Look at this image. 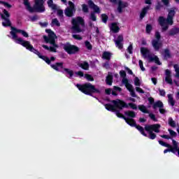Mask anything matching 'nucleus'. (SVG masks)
Here are the masks:
<instances>
[{"label": "nucleus", "mask_w": 179, "mask_h": 179, "mask_svg": "<svg viewBox=\"0 0 179 179\" xmlns=\"http://www.w3.org/2000/svg\"><path fill=\"white\" fill-rule=\"evenodd\" d=\"M119 118H122L128 125H130V127H134V128L139 131L141 135L146 138H149V139H152V141L153 139H156V134H159V132H160V127L162 126L159 124H146L143 128V127L136 124V122L133 118H128L122 114L119 116ZM154 132H156V134Z\"/></svg>", "instance_id": "1"}, {"label": "nucleus", "mask_w": 179, "mask_h": 179, "mask_svg": "<svg viewBox=\"0 0 179 179\" xmlns=\"http://www.w3.org/2000/svg\"><path fill=\"white\" fill-rule=\"evenodd\" d=\"M1 19L4 20V22H2V26H3V27H10L11 31H10V34L12 36L13 40H15L17 44H20L19 43V39L23 40L22 38H17V33H20L23 37H26L27 38L29 37V34H27L26 31L12 27V22H10V13H9L6 9H3V13H1Z\"/></svg>", "instance_id": "2"}, {"label": "nucleus", "mask_w": 179, "mask_h": 179, "mask_svg": "<svg viewBox=\"0 0 179 179\" xmlns=\"http://www.w3.org/2000/svg\"><path fill=\"white\" fill-rule=\"evenodd\" d=\"M111 103H113V105H111V103L105 104V108H106L108 111L115 113V115L118 118H120L122 114L120 110H123V108H128V104L122 100H113L111 101Z\"/></svg>", "instance_id": "3"}, {"label": "nucleus", "mask_w": 179, "mask_h": 179, "mask_svg": "<svg viewBox=\"0 0 179 179\" xmlns=\"http://www.w3.org/2000/svg\"><path fill=\"white\" fill-rule=\"evenodd\" d=\"M76 87L87 96H93V94H101V90L99 88H96V86L90 83H85L84 84H76Z\"/></svg>", "instance_id": "4"}, {"label": "nucleus", "mask_w": 179, "mask_h": 179, "mask_svg": "<svg viewBox=\"0 0 179 179\" xmlns=\"http://www.w3.org/2000/svg\"><path fill=\"white\" fill-rule=\"evenodd\" d=\"M174 16H176V10L174 9H171L169 11L167 18H164L163 16H159L158 18V23L162 27V31H167L169 30V24L173 26L174 21Z\"/></svg>", "instance_id": "5"}, {"label": "nucleus", "mask_w": 179, "mask_h": 179, "mask_svg": "<svg viewBox=\"0 0 179 179\" xmlns=\"http://www.w3.org/2000/svg\"><path fill=\"white\" fill-rule=\"evenodd\" d=\"M23 1L24 6L27 8V10H29L30 13H34V12L43 13V12H45V7H44V0H35L34 7H31L29 0Z\"/></svg>", "instance_id": "6"}, {"label": "nucleus", "mask_w": 179, "mask_h": 179, "mask_svg": "<svg viewBox=\"0 0 179 179\" xmlns=\"http://www.w3.org/2000/svg\"><path fill=\"white\" fill-rule=\"evenodd\" d=\"M20 45H22V47H24L28 50V51H30L31 52H34V54H36L41 59H43V61H45V62L50 63V60H48V57L42 55L41 53L37 50L35 49L33 45L30 44V41H24L18 39Z\"/></svg>", "instance_id": "7"}, {"label": "nucleus", "mask_w": 179, "mask_h": 179, "mask_svg": "<svg viewBox=\"0 0 179 179\" xmlns=\"http://www.w3.org/2000/svg\"><path fill=\"white\" fill-rule=\"evenodd\" d=\"M51 68L57 72H62V73H67L69 75V78L71 79L73 77V70L69 69L64 68V62H56L54 64H50Z\"/></svg>", "instance_id": "8"}, {"label": "nucleus", "mask_w": 179, "mask_h": 179, "mask_svg": "<svg viewBox=\"0 0 179 179\" xmlns=\"http://www.w3.org/2000/svg\"><path fill=\"white\" fill-rule=\"evenodd\" d=\"M72 27L73 33H82V29H80V26L82 27H85V20L82 18V17H77L76 19H72Z\"/></svg>", "instance_id": "9"}, {"label": "nucleus", "mask_w": 179, "mask_h": 179, "mask_svg": "<svg viewBox=\"0 0 179 179\" xmlns=\"http://www.w3.org/2000/svg\"><path fill=\"white\" fill-rule=\"evenodd\" d=\"M45 32L48 34V36L44 35L43 40L46 44H50L53 47L58 48V45L55 43V33L51 29H45Z\"/></svg>", "instance_id": "10"}, {"label": "nucleus", "mask_w": 179, "mask_h": 179, "mask_svg": "<svg viewBox=\"0 0 179 179\" xmlns=\"http://www.w3.org/2000/svg\"><path fill=\"white\" fill-rule=\"evenodd\" d=\"M141 52L145 58H148L149 62H155L157 65H162V62H160L159 57L157 56H155L154 57H152V55H150V52L148 48H141Z\"/></svg>", "instance_id": "11"}, {"label": "nucleus", "mask_w": 179, "mask_h": 179, "mask_svg": "<svg viewBox=\"0 0 179 179\" xmlns=\"http://www.w3.org/2000/svg\"><path fill=\"white\" fill-rule=\"evenodd\" d=\"M64 50L66 51V52H67V54H69L70 55L76 54V52H79V51H80L79 47L74 45H71L69 43H67L64 45Z\"/></svg>", "instance_id": "12"}, {"label": "nucleus", "mask_w": 179, "mask_h": 179, "mask_svg": "<svg viewBox=\"0 0 179 179\" xmlns=\"http://www.w3.org/2000/svg\"><path fill=\"white\" fill-rule=\"evenodd\" d=\"M111 3H115V5L117 4V10L118 13H122V10L124 8H128L129 4L127 1H122V0H109Z\"/></svg>", "instance_id": "13"}, {"label": "nucleus", "mask_w": 179, "mask_h": 179, "mask_svg": "<svg viewBox=\"0 0 179 179\" xmlns=\"http://www.w3.org/2000/svg\"><path fill=\"white\" fill-rule=\"evenodd\" d=\"M69 6L66 8L64 10V15L67 17H73L74 16L75 13H76V8H75V3L73 2L69 1Z\"/></svg>", "instance_id": "14"}, {"label": "nucleus", "mask_w": 179, "mask_h": 179, "mask_svg": "<svg viewBox=\"0 0 179 179\" xmlns=\"http://www.w3.org/2000/svg\"><path fill=\"white\" fill-rule=\"evenodd\" d=\"M122 41H124V36L122 35H119L117 38L115 40V44L119 50H122L124 48V44H122Z\"/></svg>", "instance_id": "15"}, {"label": "nucleus", "mask_w": 179, "mask_h": 179, "mask_svg": "<svg viewBox=\"0 0 179 179\" xmlns=\"http://www.w3.org/2000/svg\"><path fill=\"white\" fill-rule=\"evenodd\" d=\"M87 3L90 8L91 9H93L94 13H100V8L99 7V6L96 5L94 2H93V1L89 0Z\"/></svg>", "instance_id": "16"}, {"label": "nucleus", "mask_w": 179, "mask_h": 179, "mask_svg": "<svg viewBox=\"0 0 179 179\" xmlns=\"http://www.w3.org/2000/svg\"><path fill=\"white\" fill-rule=\"evenodd\" d=\"M165 81L169 83V85H173V79L171 78V71L169 69L165 71Z\"/></svg>", "instance_id": "17"}, {"label": "nucleus", "mask_w": 179, "mask_h": 179, "mask_svg": "<svg viewBox=\"0 0 179 179\" xmlns=\"http://www.w3.org/2000/svg\"><path fill=\"white\" fill-rule=\"evenodd\" d=\"M152 45L155 51H159L160 48H162V43L159 42V41H156V39H154L152 41Z\"/></svg>", "instance_id": "18"}, {"label": "nucleus", "mask_w": 179, "mask_h": 179, "mask_svg": "<svg viewBox=\"0 0 179 179\" xmlns=\"http://www.w3.org/2000/svg\"><path fill=\"white\" fill-rule=\"evenodd\" d=\"M153 110H157V108H164V104H163V102L162 101H157L153 105H152Z\"/></svg>", "instance_id": "19"}, {"label": "nucleus", "mask_w": 179, "mask_h": 179, "mask_svg": "<svg viewBox=\"0 0 179 179\" xmlns=\"http://www.w3.org/2000/svg\"><path fill=\"white\" fill-rule=\"evenodd\" d=\"M172 143H173V147L171 145V147H169V148H171L172 150H173V152H175L176 154H177V152H178V156L179 157L178 143H177V141H176V140L173 139L172 140Z\"/></svg>", "instance_id": "20"}, {"label": "nucleus", "mask_w": 179, "mask_h": 179, "mask_svg": "<svg viewBox=\"0 0 179 179\" xmlns=\"http://www.w3.org/2000/svg\"><path fill=\"white\" fill-rule=\"evenodd\" d=\"M47 4L48 8H50L52 10H58V7L57 4L54 3V0H48Z\"/></svg>", "instance_id": "21"}, {"label": "nucleus", "mask_w": 179, "mask_h": 179, "mask_svg": "<svg viewBox=\"0 0 179 179\" xmlns=\"http://www.w3.org/2000/svg\"><path fill=\"white\" fill-rule=\"evenodd\" d=\"M150 9V6H147L144 7L141 13H140V19H143L146 16V14L148 13V10Z\"/></svg>", "instance_id": "22"}, {"label": "nucleus", "mask_w": 179, "mask_h": 179, "mask_svg": "<svg viewBox=\"0 0 179 179\" xmlns=\"http://www.w3.org/2000/svg\"><path fill=\"white\" fill-rule=\"evenodd\" d=\"M113 79H114L113 76V73H108V76H106V85L111 86L113 85Z\"/></svg>", "instance_id": "23"}, {"label": "nucleus", "mask_w": 179, "mask_h": 179, "mask_svg": "<svg viewBox=\"0 0 179 179\" xmlns=\"http://www.w3.org/2000/svg\"><path fill=\"white\" fill-rule=\"evenodd\" d=\"M110 30L113 33H118L120 31V27H118V24H117V22H113L111 24Z\"/></svg>", "instance_id": "24"}, {"label": "nucleus", "mask_w": 179, "mask_h": 179, "mask_svg": "<svg viewBox=\"0 0 179 179\" xmlns=\"http://www.w3.org/2000/svg\"><path fill=\"white\" fill-rule=\"evenodd\" d=\"M179 33V28L178 27H173L170 29L169 31V36H171V37L176 36V34H178Z\"/></svg>", "instance_id": "25"}, {"label": "nucleus", "mask_w": 179, "mask_h": 179, "mask_svg": "<svg viewBox=\"0 0 179 179\" xmlns=\"http://www.w3.org/2000/svg\"><path fill=\"white\" fill-rule=\"evenodd\" d=\"M171 58V52H170V49L166 48L164 50V59L167 61V59Z\"/></svg>", "instance_id": "26"}, {"label": "nucleus", "mask_w": 179, "mask_h": 179, "mask_svg": "<svg viewBox=\"0 0 179 179\" xmlns=\"http://www.w3.org/2000/svg\"><path fill=\"white\" fill-rule=\"evenodd\" d=\"M124 115L134 119L136 117V113H135V111L134 110H127L124 112Z\"/></svg>", "instance_id": "27"}, {"label": "nucleus", "mask_w": 179, "mask_h": 179, "mask_svg": "<svg viewBox=\"0 0 179 179\" xmlns=\"http://www.w3.org/2000/svg\"><path fill=\"white\" fill-rule=\"evenodd\" d=\"M78 66L84 71H89V63L87 62L78 64Z\"/></svg>", "instance_id": "28"}, {"label": "nucleus", "mask_w": 179, "mask_h": 179, "mask_svg": "<svg viewBox=\"0 0 179 179\" xmlns=\"http://www.w3.org/2000/svg\"><path fill=\"white\" fill-rule=\"evenodd\" d=\"M138 110L141 111V113H143L144 114H150V113L145 105L138 106Z\"/></svg>", "instance_id": "29"}, {"label": "nucleus", "mask_w": 179, "mask_h": 179, "mask_svg": "<svg viewBox=\"0 0 179 179\" xmlns=\"http://www.w3.org/2000/svg\"><path fill=\"white\" fill-rule=\"evenodd\" d=\"M43 48L47 50L48 51H50V52H57V48L55 47H48L47 45H42Z\"/></svg>", "instance_id": "30"}, {"label": "nucleus", "mask_w": 179, "mask_h": 179, "mask_svg": "<svg viewBox=\"0 0 179 179\" xmlns=\"http://www.w3.org/2000/svg\"><path fill=\"white\" fill-rule=\"evenodd\" d=\"M102 58L107 61H110V59H111V53L110 52H103Z\"/></svg>", "instance_id": "31"}, {"label": "nucleus", "mask_w": 179, "mask_h": 179, "mask_svg": "<svg viewBox=\"0 0 179 179\" xmlns=\"http://www.w3.org/2000/svg\"><path fill=\"white\" fill-rule=\"evenodd\" d=\"M168 99H169V103L171 104L172 107H174L176 104V101H174V98L173 97V94H168Z\"/></svg>", "instance_id": "32"}, {"label": "nucleus", "mask_w": 179, "mask_h": 179, "mask_svg": "<svg viewBox=\"0 0 179 179\" xmlns=\"http://www.w3.org/2000/svg\"><path fill=\"white\" fill-rule=\"evenodd\" d=\"M168 124L170 127L172 128H176L177 127V124H176V121L173 120V117H169L168 120Z\"/></svg>", "instance_id": "33"}, {"label": "nucleus", "mask_w": 179, "mask_h": 179, "mask_svg": "<svg viewBox=\"0 0 179 179\" xmlns=\"http://www.w3.org/2000/svg\"><path fill=\"white\" fill-rule=\"evenodd\" d=\"M85 78L88 82H94V78H93V76L90 74L85 73Z\"/></svg>", "instance_id": "34"}, {"label": "nucleus", "mask_w": 179, "mask_h": 179, "mask_svg": "<svg viewBox=\"0 0 179 179\" xmlns=\"http://www.w3.org/2000/svg\"><path fill=\"white\" fill-rule=\"evenodd\" d=\"M101 19L103 23H107V20H108V15L106 13H103L101 15Z\"/></svg>", "instance_id": "35"}, {"label": "nucleus", "mask_w": 179, "mask_h": 179, "mask_svg": "<svg viewBox=\"0 0 179 179\" xmlns=\"http://www.w3.org/2000/svg\"><path fill=\"white\" fill-rule=\"evenodd\" d=\"M85 47H86L87 50H88L90 51H92L93 50V45H92V43H90L89 42V41H86L85 42Z\"/></svg>", "instance_id": "36"}, {"label": "nucleus", "mask_w": 179, "mask_h": 179, "mask_svg": "<svg viewBox=\"0 0 179 179\" xmlns=\"http://www.w3.org/2000/svg\"><path fill=\"white\" fill-rule=\"evenodd\" d=\"M52 24L53 26H57V27H59V26H61V23H59V21H58V19L57 18L52 20Z\"/></svg>", "instance_id": "37"}, {"label": "nucleus", "mask_w": 179, "mask_h": 179, "mask_svg": "<svg viewBox=\"0 0 179 179\" xmlns=\"http://www.w3.org/2000/svg\"><path fill=\"white\" fill-rule=\"evenodd\" d=\"M153 29V27H152V24H148L145 27V31L148 34H150L152 30Z\"/></svg>", "instance_id": "38"}, {"label": "nucleus", "mask_w": 179, "mask_h": 179, "mask_svg": "<svg viewBox=\"0 0 179 179\" xmlns=\"http://www.w3.org/2000/svg\"><path fill=\"white\" fill-rule=\"evenodd\" d=\"M82 10L84 13H89V6H87V4H82Z\"/></svg>", "instance_id": "39"}, {"label": "nucleus", "mask_w": 179, "mask_h": 179, "mask_svg": "<svg viewBox=\"0 0 179 179\" xmlns=\"http://www.w3.org/2000/svg\"><path fill=\"white\" fill-rule=\"evenodd\" d=\"M0 4L3 5V6H5V8H8V9H10V8H12V5L3 1H0Z\"/></svg>", "instance_id": "40"}, {"label": "nucleus", "mask_w": 179, "mask_h": 179, "mask_svg": "<svg viewBox=\"0 0 179 179\" xmlns=\"http://www.w3.org/2000/svg\"><path fill=\"white\" fill-rule=\"evenodd\" d=\"M159 145L162 146H164V148H171V145L167 143H165L164 141L159 140Z\"/></svg>", "instance_id": "41"}, {"label": "nucleus", "mask_w": 179, "mask_h": 179, "mask_svg": "<svg viewBox=\"0 0 179 179\" xmlns=\"http://www.w3.org/2000/svg\"><path fill=\"white\" fill-rule=\"evenodd\" d=\"M173 68L175 69V72H176V78H179V66L178 64H174Z\"/></svg>", "instance_id": "42"}, {"label": "nucleus", "mask_w": 179, "mask_h": 179, "mask_svg": "<svg viewBox=\"0 0 179 179\" xmlns=\"http://www.w3.org/2000/svg\"><path fill=\"white\" fill-rule=\"evenodd\" d=\"M148 117H150V120L155 121V122H157V118H156V115L153 113H149Z\"/></svg>", "instance_id": "43"}, {"label": "nucleus", "mask_w": 179, "mask_h": 179, "mask_svg": "<svg viewBox=\"0 0 179 179\" xmlns=\"http://www.w3.org/2000/svg\"><path fill=\"white\" fill-rule=\"evenodd\" d=\"M129 107L131 108L132 110H138V106L136 103H129L128 105Z\"/></svg>", "instance_id": "44"}, {"label": "nucleus", "mask_w": 179, "mask_h": 179, "mask_svg": "<svg viewBox=\"0 0 179 179\" xmlns=\"http://www.w3.org/2000/svg\"><path fill=\"white\" fill-rule=\"evenodd\" d=\"M138 65H139L141 71H143V72H145V71H146V69H145V67H143V62L142 60L138 61Z\"/></svg>", "instance_id": "45"}, {"label": "nucleus", "mask_w": 179, "mask_h": 179, "mask_svg": "<svg viewBox=\"0 0 179 179\" xmlns=\"http://www.w3.org/2000/svg\"><path fill=\"white\" fill-rule=\"evenodd\" d=\"M134 85L135 86H141V80H139V78L135 77Z\"/></svg>", "instance_id": "46"}, {"label": "nucleus", "mask_w": 179, "mask_h": 179, "mask_svg": "<svg viewBox=\"0 0 179 179\" xmlns=\"http://www.w3.org/2000/svg\"><path fill=\"white\" fill-rule=\"evenodd\" d=\"M171 136H172L173 138H176V136H177V133L176 131H174L173 130H171V129H168Z\"/></svg>", "instance_id": "47"}, {"label": "nucleus", "mask_w": 179, "mask_h": 179, "mask_svg": "<svg viewBox=\"0 0 179 179\" xmlns=\"http://www.w3.org/2000/svg\"><path fill=\"white\" fill-rule=\"evenodd\" d=\"M159 92V96H162V97H166V90H162L160 88L158 89Z\"/></svg>", "instance_id": "48"}, {"label": "nucleus", "mask_w": 179, "mask_h": 179, "mask_svg": "<svg viewBox=\"0 0 179 179\" xmlns=\"http://www.w3.org/2000/svg\"><path fill=\"white\" fill-rule=\"evenodd\" d=\"M162 8H163V5H162V3H160V1H158L157 5L155 6V10H160Z\"/></svg>", "instance_id": "49"}, {"label": "nucleus", "mask_w": 179, "mask_h": 179, "mask_svg": "<svg viewBox=\"0 0 179 179\" xmlns=\"http://www.w3.org/2000/svg\"><path fill=\"white\" fill-rule=\"evenodd\" d=\"M169 152H171V153H173V155H176L172 148H168V149L164 150V153H169Z\"/></svg>", "instance_id": "50"}, {"label": "nucleus", "mask_w": 179, "mask_h": 179, "mask_svg": "<svg viewBox=\"0 0 179 179\" xmlns=\"http://www.w3.org/2000/svg\"><path fill=\"white\" fill-rule=\"evenodd\" d=\"M90 19L92 20V22H96V20H97V17H96V14H94V13H91Z\"/></svg>", "instance_id": "51"}, {"label": "nucleus", "mask_w": 179, "mask_h": 179, "mask_svg": "<svg viewBox=\"0 0 179 179\" xmlns=\"http://www.w3.org/2000/svg\"><path fill=\"white\" fill-rule=\"evenodd\" d=\"M155 38L156 41H160V38H162V35H160V32H155Z\"/></svg>", "instance_id": "52"}, {"label": "nucleus", "mask_w": 179, "mask_h": 179, "mask_svg": "<svg viewBox=\"0 0 179 179\" xmlns=\"http://www.w3.org/2000/svg\"><path fill=\"white\" fill-rule=\"evenodd\" d=\"M133 50H134V47L132 45V44H130L129 45V47L127 48V52H129V54H133Z\"/></svg>", "instance_id": "53"}, {"label": "nucleus", "mask_w": 179, "mask_h": 179, "mask_svg": "<svg viewBox=\"0 0 179 179\" xmlns=\"http://www.w3.org/2000/svg\"><path fill=\"white\" fill-rule=\"evenodd\" d=\"M120 75L121 78H123V79L127 78V72H125L124 70H121L120 71Z\"/></svg>", "instance_id": "54"}, {"label": "nucleus", "mask_w": 179, "mask_h": 179, "mask_svg": "<svg viewBox=\"0 0 179 179\" xmlns=\"http://www.w3.org/2000/svg\"><path fill=\"white\" fill-rule=\"evenodd\" d=\"M57 16L59 17H64V10L61 9L57 10Z\"/></svg>", "instance_id": "55"}, {"label": "nucleus", "mask_w": 179, "mask_h": 179, "mask_svg": "<svg viewBox=\"0 0 179 179\" xmlns=\"http://www.w3.org/2000/svg\"><path fill=\"white\" fill-rule=\"evenodd\" d=\"M73 38H75V40H82V36H80V35H78V34H73L72 35Z\"/></svg>", "instance_id": "56"}, {"label": "nucleus", "mask_w": 179, "mask_h": 179, "mask_svg": "<svg viewBox=\"0 0 179 179\" xmlns=\"http://www.w3.org/2000/svg\"><path fill=\"white\" fill-rule=\"evenodd\" d=\"M148 101L151 106H153L155 104V99L153 97H149Z\"/></svg>", "instance_id": "57"}, {"label": "nucleus", "mask_w": 179, "mask_h": 179, "mask_svg": "<svg viewBox=\"0 0 179 179\" xmlns=\"http://www.w3.org/2000/svg\"><path fill=\"white\" fill-rule=\"evenodd\" d=\"M136 91L138 92V93H141L142 94H145V91H143L142 88L139 87H136Z\"/></svg>", "instance_id": "58"}, {"label": "nucleus", "mask_w": 179, "mask_h": 179, "mask_svg": "<svg viewBox=\"0 0 179 179\" xmlns=\"http://www.w3.org/2000/svg\"><path fill=\"white\" fill-rule=\"evenodd\" d=\"M76 75H77L78 76H80V78H83V76H85V74L83 73V71H79L76 72Z\"/></svg>", "instance_id": "59"}, {"label": "nucleus", "mask_w": 179, "mask_h": 179, "mask_svg": "<svg viewBox=\"0 0 179 179\" xmlns=\"http://www.w3.org/2000/svg\"><path fill=\"white\" fill-rule=\"evenodd\" d=\"M122 83L125 85H128L129 84V81L127 79V78H124L122 79Z\"/></svg>", "instance_id": "60"}, {"label": "nucleus", "mask_w": 179, "mask_h": 179, "mask_svg": "<svg viewBox=\"0 0 179 179\" xmlns=\"http://www.w3.org/2000/svg\"><path fill=\"white\" fill-rule=\"evenodd\" d=\"M126 87H127V90H129V92H131V90H134V87H132V85H131L130 83H129L127 85H126Z\"/></svg>", "instance_id": "61"}, {"label": "nucleus", "mask_w": 179, "mask_h": 179, "mask_svg": "<svg viewBox=\"0 0 179 179\" xmlns=\"http://www.w3.org/2000/svg\"><path fill=\"white\" fill-rule=\"evenodd\" d=\"M129 92H130V94H131V97H138V96L135 93L134 90H131V91H129Z\"/></svg>", "instance_id": "62"}, {"label": "nucleus", "mask_w": 179, "mask_h": 179, "mask_svg": "<svg viewBox=\"0 0 179 179\" xmlns=\"http://www.w3.org/2000/svg\"><path fill=\"white\" fill-rule=\"evenodd\" d=\"M103 68H106V69H110V64L108 63V62H105L103 64Z\"/></svg>", "instance_id": "63"}, {"label": "nucleus", "mask_w": 179, "mask_h": 179, "mask_svg": "<svg viewBox=\"0 0 179 179\" xmlns=\"http://www.w3.org/2000/svg\"><path fill=\"white\" fill-rule=\"evenodd\" d=\"M111 91H112L111 88H108L105 90V93L106 94L110 95L111 94Z\"/></svg>", "instance_id": "64"}]
</instances>
